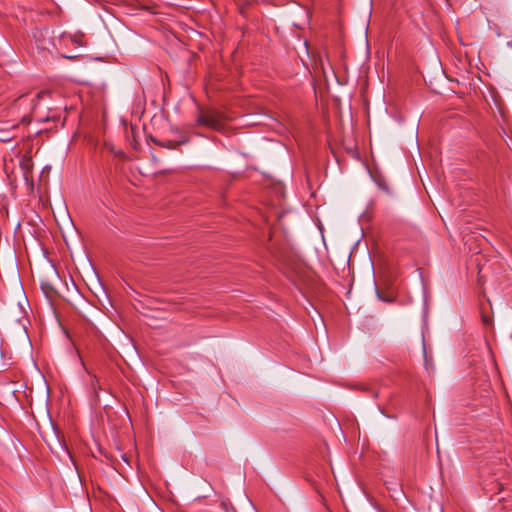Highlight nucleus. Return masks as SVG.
I'll return each mask as SVG.
<instances>
[{"label":"nucleus","instance_id":"nucleus-1","mask_svg":"<svg viewBox=\"0 0 512 512\" xmlns=\"http://www.w3.org/2000/svg\"><path fill=\"white\" fill-rule=\"evenodd\" d=\"M228 120L229 117L217 109L201 110L197 118V124L222 131L225 122Z\"/></svg>","mask_w":512,"mask_h":512},{"label":"nucleus","instance_id":"nucleus-2","mask_svg":"<svg viewBox=\"0 0 512 512\" xmlns=\"http://www.w3.org/2000/svg\"><path fill=\"white\" fill-rule=\"evenodd\" d=\"M20 167L24 173V177L27 179L28 177V173L31 172L32 170V166H33V163H32V158L30 156H27V155H24L21 159H20Z\"/></svg>","mask_w":512,"mask_h":512},{"label":"nucleus","instance_id":"nucleus-3","mask_svg":"<svg viewBox=\"0 0 512 512\" xmlns=\"http://www.w3.org/2000/svg\"><path fill=\"white\" fill-rule=\"evenodd\" d=\"M154 143L156 145L164 147V148L175 149L178 145L185 143V141L174 142V141H171V140H168V141H157V140H154Z\"/></svg>","mask_w":512,"mask_h":512},{"label":"nucleus","instance_id":"nucleus-4","mask_svg":"<svg viewBox=\"0 0 512 512\" xmlns=\"http://www.w3.org/2000/svg\"><path fill=\"white\" fill-rule=\"evenodd\" d=\"M482 322L485 326H492L493 320L489 315L482 313Z\"/></svg>","mask_w":512,"mask_h":512},{"label":"nucleus","instance_id":"nucleus-5","mask_svg":"<svg viewBox=\"0 0 512 512\" xmlns=\"http://www.w3.org/2000/svg\"><path fill=\"white\" fill-rule=\"evenodd\" d=\"M49 93L47 91H42V92H39L37 93L36 97L38 99H40L41 97H43L44 95H48Z\"/></svg>","mask_w":512,"mask_h":512},{"label":"nucleus","instance_id":"nucleus-6","mask_svg":"<svg viewBox=\"0 0 512 512\" xmlns=\"http://www.w3.org/2000/svg\"><path fill=\"white\" fill-rule=\"evenodd\" d=\"M92 386L94 389H96V387L99 386V381L96 379V377H94L92 381Z\"/></svg>","mask_w":512,"mask_h":512},{"label":"nucleus","instance_id":"nucleus-7","mask_svg":"<svg viewBox=\"0 0 512 512\" xmlns=\"http://www.w3.org/2000/svg\"><path fill=\"white\" fill-rule=\"evenodd\" d=\"M72 41L78 42V39H76V36H70Z\"/></svg>","mask_w":512,"mask_h":512},{"label":"nucleus","instance_id":"nucleus-8","mask_svg":"<svg viewBox=\"0 0 512 512\" xmlns=\"http://www.w3.org/2000/svg\"><path fill=\"white\" fill-rule=\"evenodd\" d=\"M72 41L78 42V39H76V36H70Z\"/></svg>","mask_w":512,"mask_h":512},{"label":"nucleus","instance_id":"nucleus-9","mask_svg":"<svg viewBox=\"0 0 512 512\" xmlns=\"http://www.w3.org/2000/svg\"><path fill=\"white\" fill-rule=\"evenodd\" d=\"M497 485H498V487H499V490H502V489H503V488H502V484H501V483H498Z\"/></svg>","mask_w":512,"mask_h":512}]
</instances>
